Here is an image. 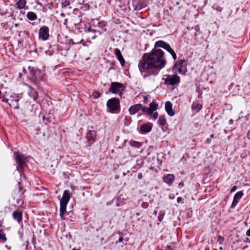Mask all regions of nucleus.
Returning <instances> with one entry per match:
<instances>
[{
	"label": "nucleus",
	"mask_w": 250,
	"mask_h": 250,
	"mask_svg": "<svg viewBox=\"0 0 250 250\" xmlns=\"http://www.w3.org/2000/svg\"><path fill=\"white\" fill-rule=\"evenodd\" d=\"M142 97L143 98L142 101L145 104H147L149 103V97L148 95H142Z\"/></svg>",
	"instance_id": "nucleus-28"
},
{
	"label": "nucleus",
	"mask_w": 250,
	"mask_h": 250,
	"mask_svg": "<svg viewBox=\"0 0 250 250\" xmlns=\"http://www.w3.org/2000/svg\"><path fill=\"white\" fill-rule=\"evenodd\" d=\"M16 169H17V170H19V167H16Z\"/></svg>",
	"instance_id": "nucleus-58"
},
{
	"label": "nucleus",
	"mask_w": 250,
	"mask_h": 250,
	"mask_svg": "<svg viewBox=\"0 0 250 250\" xmlns=\"http://www.w3.org/2000/svg\"><path fill=\"white\" fill-rule=\"evenodd\" d=\"M236 189H237V187L236 186H233L230 190V192H234V191H235L236 190Z\"/></svg>",
	"instance_id": "nucleus-41"
},
{
	"label": "nucleus",
	"mask_w": 250,
	"mask_h": 250,
	"mask_svg": "<svg viewBox=\"0 0 250 250\" xmlns=\"http://www.w3.org/2000/svg\"><path fill=\"white\" fill-rule=\"evenodd\" d=\"M141 109L144 113H146L147 115H150V114H152L151 109L149 108V107L142 106Z\"/></svg>",
	"instance_id": "nucleus-27"
},
{
	"label": "nucleus",
	"mask_w": 250,
	"mask_h": 250,
	"mask_svg": "<svg viewBox=\"0 0 250 250\" xmlns=\"http://www.w3.org/2000/svg\"><path fill=\"white\" fill-rule=\"evenodd\" d=\"M22 190V188L21 187H19V191L21 192Z\"/></svg>",
	"instance_id": "nucleus-54"
},
{
	"label": "nucleus",
	"mask_w": 250,
	"mask_h": 250,
	"mask_svg": "<svg viewBox=\"0 0 250 250\" xmlns=\"http://www.w3.org/2000/svg\"><path fill=\"white\" fill-rule=\"evenodd\" d=\"M220 249L222 250L223 249H222V247H220Z\"/></svg>",
	"instance_id": "nucleus-62"
},
{
	"label": "nucleus",
	"mask_w": 250,
	"mask_h": 250,
	"mask_svg": "<svg viewBox=\"0 0 250 250\" xmlns=\"http://www.w3.org/2000/svg\"><path fill=\"white\" fill-rule=\"evenodd\" d=\"M19 101V99L18 98L14 99L12 98L10 99V101H9V105L11 107H12L14 109H19V106L18 104V101Z\"/></svg>",
	"instance_id": "nucleus-19"
},
{
	"label": "nucleus",
	"mask_w": 250,
	"mask_h": 250,
	"mask_svg": "<svg viewBox=\"0 0 250 250\" xmlns=\"http://www.w3.org/2000/svg\"><path fill=\"white\" fill-rule=\"evenodd\" d=\"M60 15L62 17H64L65 16V14L63 13H62Z\"/></svg>",
	"instance_id": "nucleus-50"
},
{
	"label": "nucleus",
	"mask_w": 250,
	"mask_h": 250,
	"mask_svg": "<svg viewBox=\"0 0 250 250\" xmlns=\"http://www.w3.org/2000/svg\"><path fill=\"white\" fill-rule=\"evenodd\" d=\"M114 53L117 57L118 61L120 62L121 65L123 66L125 63V61L121 54L119 49L115 48L114 51Z\"/></svg>",
	"instance_id": "nucleus-14"
},
{
	"label": "nucleus",
	"mask_w": 250,
	"mask_h": 250,
	"mask_svg": "<svg viewBox=\"0 0 250 250\" xmlns=\"http://www.w3.org/2000/svg\"><path fill=\"white\" fill-rule=\"evenodd\" d=\"M152 125L151 123L145 124L140 127V132L142 133L149 132L152 129Z\"/></svg>",
	"instance_id": "nucleus-17"
},
{
	"label": "nucleus",
	"mask_w": 250,
	"mask_h": 250,
	"mask_svg": "<svg viewBox=\"0 0 250 250\" xmlns=\"http://www.w3.org/2000/svg\"><path fill=\"white\" fill-rule=\"evenodd\" d=\"M205 250H209V249H206Z\"/></svg>",
	"instance_id": "nucleus-63"
},
{
	"label": "nucleus",
	"mask_w": 250,
	"mask_h": 250,
	"mask_svg": "<svg viewBox=\"0 0 250 250\" xmlns=\"http://www.w3.org/2000/svg\"><path fill=\"white\" fill-rule=\"evenodd\" d=\"M12 217L18 223H20L22 221V213L20 211H14L12 213Z\"/></svg>",
	"instance_id": "nucleus-15"
},
{
	"label": "nucleus",
	"mask_w": 250,
	"mask_h": 250,
	"mask_svg": "<svg viewBox=\"0 0 250 250\" xmlns=\"http://www.w3.org/2000/svg\"><path fill=\"white\" fill-rule=\"evenodd\" d=\"M17 204L19 205H22L23 203V200L20 198L17 200Z\"/></svg>",
	"instance_id": "nucleus-39"
},
{
	"label": "nucleus",
	"mask_w": 250,
	"mask_h": 250,
	"mask_svg": "<svg viewBox=\"0 0 250 250\" xmlns=\"http://www.w3.org/2000/svg\"><path fill=\"white\" fill-rule=\"evenodd\" d=\"M158 105L157 104L154 102H152L149 104V108L151 109V112H153L158 109Z\"/></svg>",
	"instance_id": "nucleus-26"
},
{
	"label": "nucleus",
	"mask_w": 250,
	"mask_h": 250,
	"mask_svg": "<svg viewBox=\"0 0 250 250\" xmlns=\"http://www.w3.org/2000/svg\"><path fill=\"white\" fill-rule=\"evenodd\" d=\"M173 59L175 60L177 59V55L175 52L173 51L172 52L170 53Z\"/></svg>",
	"instance_id": "nucleus-37"
},
{
	"label": "nucleus",
	"mask_w": 250,
	"mask_h": 250,
	"mask_svg": "<svg viewBox=\"0 0 250 250\" xmlns=\"http://www.w3.org/2000/svg\"><path fill=\"white\" fill-rule=\"evenodd\" d=\"M70 195L67 190L63 191L62 197L60 201V216L62 219H63L64 215L66 209L67 205L70 199Z\"/></svg>",
	"instance_id": "nucleus-2"
},
{
	"label": "nucleus",
	"mask_w": 250,
	"mask_h": 250,
	"mask_svg": "<svg viewBox=\"0 0 250 250\" xmlns=\"http://www.w3.org/2000/svg\"><path fill=\"white\" fill-rule=\"evenodd\" d=\"M49 36V28L47 26H43L42 27L39 32V38L42 41L47 40Z\"/></svg>",
	"instance_id": "nucleus-7"
},
{
	"label": "nucleus",
	"mask_w": 250,
	"mask_h": 250,
	"mask_svg": "<svg viewBox=\"0 0 250 250\" xmlns=\"http://www.w3.org/2000/svg\"><path fill=\"white\" fill-rule=\"evenodd\" d=\"M27 18L30 21H35L37 19V16L33 12H28L27 14Z\"/></svg>",
	"instance_id": "nucleus-24"
},
{
	"label": "nucleus",
	"mask_w": 250,
	"mask_h": 250,
	"mask_svg": "<svg viewBox=\"0 0 250 250\" xmlns=\"http://www.w3.org/2000/svg\"><path fill=\"white\" fill-rule=\"evenodd\" d=\"M170 54L174 50L171 48L170 45L168 44L166 48L165 49Z\"/></svg>",
	"instance_id": "nucleus-34"
},
{
	"label": "nucleus",
	"mask_w": 250,
	"mask_h": 250,
	"mask_svg": "<svg viewBox=\"0 0 250 250\" xmlns=\"http://www.w3.org/2000/svg\"><path fill=\"white\" fill-rule=\"evenodd\" d=\"M29 242L28 241L26 242V246H27L29 245Z\"/></svg>",
	"instance_id": "nucleus-56"
},
{
	"label": "nucleus",
	"mask_w": 250,
	"mask_h": 250,
	"mask_svg": "<svg viewBox=\"0 0 250 250\" xmlns=\"http://www.w3.org/2000/svg\"><path fill=\"white\" fill-rule=\"evenodd\" d=\"M243 195L244 193L242 191H240L236 193L234 196L233 201L231 205V208H234L236 207Z\"/></svg>",
	"instance_id": "nucleus-11"
},
{
	"label": "nucleus",
	"mask_w": 250,
	"mask_h": 250,
	"mask_svg": "<svg viewBox=\"0 0 250 250\" xmlns=\"http://www.w3.org/2000/svg\"><path fill=\"white\" fill-rule=\"evenodd\" d=\"M138 177L139 179H141L143 177L142 174L141 173H139L138 175Z\"/></svg>",
	"instance_id": "nucleus-46"
},
{
	"label": "nucleus",
	"mask_w": 250,
	"mask_h": 250,
	"mask_svg": "<svg viewBox=\"0 0 250 250\" xmlns=\"http://www.w3.org/2000/svg\"><path fill=\"white\" fill-rule=\"evenodd\" d=\"M131 122V118L129 116H125L124 119V125L127 126Z\"/></svg>",
	"instance_id": "nucleus-30"
},
{
	"label": "nucleus",
	"mask_w": 250,
	"mask_h": 250,
	"mask_svg": "<svg viewBox=\"0 0 250 250\" xmlns=\"http://www.w3.org/2000/svg\"><path fill=\"white\" fill-rule=\"evenodd\" d=\"M94 99H97L98 98H99L101 96L100 93L98 91H94L91 96Z\"/></svg>",
	"instance_id": "nucleus-31"
},
{
	"label": "nucleus",
	"mask_w": 250,
	"mask_h": 250,
	"mask_svg": "<svg viewBox=\"0 0 250 250\" xmlns=\"http://www.w3.org/2000/svg\"><path fill=\"white\" fill-rule=\"evenodd\" d=\"M185 60H178L175 63L173 67V70H177L178 72L182 75H185L187 72V65L185 64Z\"/></svg>",
	"instance_id": "nucleus-5"
},
{
	"label": "nucleus",
	"mask_w": 250,
	"mask_h": 250,
	"mask_svg": "<svg viewBox=\"0 0 250 250\" xmlns=\"http://www.w3.org/2000/svg\"><path fill=\"white\" fill-rule=\"evenodd\" d=\"M182 200V198L181 197H179L177 199V201L178 203H180Z\"/></svg>",
	"instance_id": "nucleus-45"
},
{
	"label": "nucleus",
	"mask_w": 250,
	"mask_h": 250,
	"mask_svg": "<svg viewBox=\"0 0 250 250\" xmlns=\"http://www.w3.org/2000/svg\"><path fill=\"white\" fill-rule=\"evenodd\" d=\"M167 248L168 250H171V246H167Z\"/></svg>",
	"instance_id": "nucleus-51"
},
{
	"label": "nucleus",
	"mask_w": 250,
	"mask_h": 250,
	"mask_svg": "<svg viewBox=\"0 0 250 250\" xmlns=\"http://www.w3.org/2000/svg\"><path fill=\"white\" fill-rule=\"evenodd\" d=\"M129 144L131 146L137 148H139L142 145L141 143L134 140H130Z\"/></svg>",
	"instance_id": "nucleus-23"
},
{
	"label": "nucleus",
	"mask_w": 250,
	"mask_h": 250,
	"mask_svg": "<svg viewBox=\"0 0 250 250\" xmlns=\"http://www.w3.org/2000/svg\"><path fill=\"white\" fill-rule=\"evenodd\" d=\"M165 109L167 114L170 117H172L174 115L175 112L172 109V104L170 102H166L165 104Z\"/></svg>",
	"instance_id": "nucleus-12"
},
{
	"label": "nucleus",
	"mask_w": 250,
	"mask_h": 250,
	"mask_svg": "<svg viewBox=\"0 0 250 250\" xmlns=\"http://www.w3.org/2000/svg\"><path fill=\"white\" fill-rule=\"evenodd\" d=\"M202 108V105L201 104L193 103L191 105V109L192 110L195 111L196 112H198Z\"/></svg>",
	"instance_id": "nucleus-22"
},
{
	"label": "nucleus",
	"mask_w": 250,
	"mask_h": 250,
	"mask_svg": "<svg viewBox=\"0 0 250 250\" xmlns=\"http://www.w3.org/2000/svg\"><path fill=\"white\" fill-rule=\"evenodd\" d=\"M14 156L16 161L18 163L19 167L21 169H23L26 167V158L22 154L19 153H15Z\"/></svg>",
	"instance_id": "nucleus-6"
},
{
	"label": "nucleus",
	"mask_w": 250,
	"mask_h": 250,
	"mask_svg": "<svg viewBox=\"0 0 250 250\" xmlns=\"http://www.w3.org/2000/svg\"><path fill=\"white\" fill-rule=\"evenodd\" d=\"M68 19H65L64 20V21L63 22V24L65 26H67V23H68Z\"/></svg>",
	"instance_id": "nucleus-42"
},
{
	"label": "nucleus",
	"mask_w": 250,
	"mask_h": 250,
	"mask_svg": "<svg viewBox=\"0 0 250 250\" xmlns=\"http://www.w3.org/2000/svg\"><path fill=\"white\" fill-rule=\"evenodd\" d=\"M62 8H66L70 5V1L69 0H62Z\"/></svg>",
	"instance_id": "nucleus-29"
},
{
	"label": "nucleus",
	"mask_w": 250,
	"mask_h": 250,
	"mask_svg": "<svg viewBox=\"0 0 250 250\" xmlns=\"http://www.w3.org/2000/svg\"><path fill=\"white\" fill-rule=\"evenodd\" d=\"M206 142H207V143H208V144L210 143V142H211V140H210V139H209V138L207 139V140H206Z\"/></svg>",
	"instance_id": "nucleus-49"
},
{
	"label": "nucleus",
	"mask_w": 250,
	"mask_h": 250,
	"mask_svg": "<svg viewBox=\"0 0 250 250\" xmlns=\"http://www.w3.org/2000/svg\"><path fill=\"white\" fill-rule=\"evenodd\" d=\"M151 116V119H153L154 120H156L157 118H158V112H152V114H150V115Z\"/></svg>",
	"instance_id": "nucleus-32"
},
{
	"label": "nucleus",
	"mask_w": 250,
	"mask_h": 250,
	"mask_svg": "<svg viewBox=\"0 0 250 250\" xmlns=\"http://www.w3.org/2000/svg\"><path fill=\"white\" fill-rule=\"evenodd\" d=\"M84 31L85 32V36L87 38V42L89 43L91 42L90 41V40H94L96 38L97 35V31L95 29H91V27L88 28H85Z\"/></svg>",
	"instance_id": "nucleus-8"
},
{
	"label": "nucleus",
	"mask_w": 250,
	"mask_h": 250,
	"mask_svg": "<svg viewBox=\"0 0 250 250\" xmlns=\"http://www.w3.org/2000/svg\"><path fill=\"white\" fill-rule=\"evenodd\" d=\"M22 237V234H21V239Z\"/></svg>",
	"instance_id": "nucleus-60"
},
{
	"label": "nucleus",
	"mask_w": 250,
	"mask_h": 250,
	"mask_svg": "<svg viewBox=\"0 0 250 250\" xmlns=\"http://www.w3.org/2000/svg\"><path fill=\"white\" fill-rule=\"evenodd\" d=\"M136 216H139L140 214H139V213L137 212V213H136Z\"/></svg>",
	"instance_id": "nucleus-55"
},
{
	"label": "nucleus",
	"mask_w": 250,
	"mask_h": 250,
	"mask_svg": "<svg viewBox=\"0 0 250 250\" xmlns=\"http://www.w3.org/2000/svg\"><path fill=\"white\" fill-rule=\"evenodd\" d=\"M10 101V99H6V98H3L2 100V101H3V102H5V103H8V104H9V101Z\"/></svg>",
	"instance_id": "nucleus-40"
},
{
	"label": "nucleus",
	"mask_w": 250,
	"mask_h": 250,
	"mask_svg": "<svg viewBox=\"0 0 250 250\" xmlns=\"http://www.w3.org/2000/svg\"><path fill=\"white\" fill-rule=\"evenodd\" d=\"M169 198L170 199H173L174 198V196L173 195H169Z\"/></svg>",
	"instance_id": "nucleus-48"
},
{
	"label": "nucleus",
	"mask_w": 250,
	"mask_h": 250,
	"mask_svg": "<svg viewBox=\"0 0 250 250\" xmlns=\"http://www.w3.org/2000/svg\"><path fill=\"white\" fill-rule=\"evenodd\" d=\"M142 107L141 104H135L131 106L128 109V112L130 115H134Z\"/></svg>",
	"instance_id": "nucleus-13"
},
{
	"label": "nucleus",
	"mask_w": 250,
	"mask_h": 250,
	"mask_svg": "<svg viewBox=\"0 0 250 250\" xmlns=\"http://www.w3.org/2000/svg\"><path fill=\"white\" fill-rule=\"evenodd\" d=\"M175 177L171 174H167L163 177V181L168 185H171L174 180Z\"/></svg>",
	"instance_id": "nucleus-18"
},
{
	"label": "nucleus",
	"mask_w": 250,
	"mask_h": 250,
	"mask_svg": "<svg viewBox=\"0 0 250 250\" xmlns=\"http://www.w3.org/2000/svg\"><path fill=\"white\" fill-rule=\"evenodd\" d=\"M22 71H23V72L24 73H26V69H25L24 68H23Z\"/></svg>",
	"instance_id": "nucleus-52"
},
{
	"label": "nucleus",
	"mask_w": 250,
	"mask_h": 250,
	"mask_svg": "<svg viewBox=\"0 0 250 250\" xmlns=\"http://www.w3.org/2000/svg\"><path fill=\"white\" fill-rule=\"evenodd\" d=\"M168 44V43L163 41H158L155 42L154 47L155 48L161 47L166 49Z\"/></svg>",
	"instance_id": "nucleus-21"
},
{
	"label": "nucleus",
	"mask_w": 250,
	"mask_h": 250,
	"mask_svg": "<svg viewBox=\"0 0 250 250\" xmlns=\"http://www.w3.org/2000/svg\"><path fill=\"white\" fill-rule=\"evenodd\" d=\"M22 111H24V112H25V111H26L25 109H22Z\"/></svg>",
	"instance_id": "nucleus-59"
},
{
	"label": "nucleus",
	"mask_w": 250,
	"mask_h": 250,
	"mask_svg": "<svg viewBox=\"0 0 250 250\" xmlns=\"http://www.w3.org/2000/svg\"><path fill=\"white\" fill-rule=\"evenodd\" d=\"M26 0H19L15 4V7L16 9H28V6H26Z\"/></svg>",
	"instance_id": "nucleus-16"
},
{
	"label": "nucleus",
	"mask_w": 250,
	"mask_h": 250,
	"mask_svg": "<svg viewBox=\"0 0 250 250\" xmlns=\"http://www.w3.org/2000/svg\"><path fill=\"white\" fill-rule=\"evenodd\" d=\"M28 69H31V67H30V66H29Z\"/></svg>",
	"instance_id": "nucleus-61"
},
{
	"label": "nucleus",
	"mask_w": 250,
	"mask_h": 250,
	"mask_svg": "<svg viewBox=\"0 0 250 250\" xmlns=\"http://www.w3.org/2000/svg\"><path fill=\"white\" fill-rule=\"evenodd\" d=\"M21 75H22V73H20L19 74V78H21Z\"/></svg>",
	"instance_id": "nucleus-53"
},
{
	"label": "nucleus",
	"mask_w": 250,
	"mask_h": 250,
	"mask_svg": "<svg viewBox=\"0 0 250 250\" xmlns=\"http://www.w3.org/2000/svg\"><path fill=\"white\" fill-rule=\"evenodd\" d=\"M173 59L175 60L177 59V55L175 52L173 51L172 52L170 53Z\"/></svg>",
	"instance_id": "nucleus-36"
},
{
	"label": "nucleus",
	"mask_w": 250,
	"mask_h": 250,
	"mask_svg": "<svg viewBox=\"0 0 250 250\" xmlns=\"http://www.w3.org/2000/svg\"><path fill=\"white\" fill-rule=\"evenodd\" d=\"M224 241V238L223 237L220 236V235H218L217 236V242H218L220 244H221L223 241Z\"/></svg>",
	"instance_id": "nucleus-33"
},
{
	"label": "nucleus",
	"mask_w": 250,
	"mask_h": 250,
	"mask_svg": "<svg viewBox=\"0 0 250 250\" xmlns=\"http://www.w3.org/2000/svg\"><path fill=\"white\" fill-rule=\"evenodd\" d=\"M164 57V52L161 49H153L151 53H145L139 63L140 71L152 70L151 75H157L166 65V61Z\"/></svg>",
	"instance_id": "nucleus-1"
},
{
	"label": "nucleus",
	"mask_w": 250,
	"mask_h": 250,
	"mask_svg": "<svg viewBox=\"0 0 250 250\" xmlns=\"http://www.w3.org/2000/svg\"><path fill=\"white\" fill-rule=\"evenodd\" d=\"M96 135V132L95 130H89L86 135L87 140H94Z\"/></svg>",
	"instance_id": "nucleus-20"
},
{
	"label": "nucleus",
	"mask_w": 250,
	"mask_h": 250,
	"mask_svg": "<svg viewBox=\"0 0 250 250\" xmlns=\"http://www.w3.org/2000/svg\"><path fill=\"white\" fill-rule=\"evenodd\" d=\"M166 120L164 116H160L159 120H158V124L159 125L161 126H164L166 124Z\"/></svg>",
	"instance_id": "nucleus-25"
},
{
	"label": "nucleus",
	"mask_w": 250,
	"mask_h": 250,
	"mask_svg": "<svg viewBox=\"0 0 250 250\" xmlns=\"http://www.w3.org/2000/svg\"><path fill=\"white\" fill-rule=\"evenodd\" d=\"M69 15L70 16L69 20L71 24L77 25L82 22V18L81 15H77L74 12L72 14Z\"/></svg>",
	"instance_id": "nucleus-9"
},
{
	"label": "nucleus",
	"mask_w": 250,
	"mask_h": 250,
	"mask_svg": "<svg viewBox=\"0 0 250 250\" xmlns=\"http://www.w3.org/2000/svg\"><path fill=\"white\" fill-rule=\"evenodd\" d=\"M164 83L167 85H178L180 83V78L177 74L165 75L163 78Z\"/></svg>",
	"instance_id": "nucleus-4"
},
{
	"label": "nucleus",
	"mask_w": 250,
	"mask_h": 250,
	"mask_svg": "<svg viewBox=\"0 0 250 250\" xmlns=\"http://www.w3.org/2000/svg\"><path fill=\"white\" fill-rule=\"evenodd\" d=\"M210 137H211V138L214 137V135H213V134H211V135H210Z\"/></svg>",
	"instance_id": "nucleus-57"
},
{
	"label": "nucleus",
	"mask_w": 250,
	"mask_h": 250,
	"mask_svg": "<svg viewBox=\"0 0 250 250\" xmlns=\"http://www.w3.org/2000/svg\"><path fill=\"white\" fill-rule=\"evenodd\" d=\"M107 111L112 113H118L120 111V103L118 98H113L106 103Z\"/></svg>",
	"instance_id": "nucleus-3"
},
{
	"label": "nucleus",
	"mask_w": 250,
	"mask_h": 250,
	"mask_svg": "<svg viewBox=\"0 0 250 250\" xmlns=\"http://www.w3.org/2000/svg\"><path fill=\"white\" fill-rule=\"evenodd\" d=\"M69 43L70 44L73 45V44H76V43L74 42V41L72 40H70L69 41Z\"/></svg>",
	"instance_id": "nucleus-44"
},
{
	"label": "nucleus",
	"mask_w": 250,
	"mask_h": 250,
	"mask_svg": "<svg viewBox=\"0 0 250 250\" xmlns=\"http://www.w3.org/2000/svg\"><path fill=\"white\" fill-rule=\"evenodd\" d=\"M233 120L232 119L229 120V125H232V124H233Z\"/></svg>",
	"instance_id": "nucleus-47"
},
{
	"label": "nucleus",
	"mask_w": 250,
	"mask_h": 250,
	"mask_svg": "<svg viewBox=\"0 0 250 250\" xmlns=\"http://www.w3.org/2000/svg\"><path fill=\"white\" fill-rule=\"evenodd\" d=\"M173 59L175 60L177 59V55L175 52L173 51L172 52L170 53Z\"/></svg>",
	"instance_id": "nucleus-38"
},
{
	"label": "nucleus",
	"mask_w": 250,
	"mask_h": 250,
	"mask_svg": "<svg viewBox=\"0 0 250 250\" xmlns=\"http://www.w3.org/2000/svg\"><path fill=\"white\" fill-rule=\"evenodd\" d=\"M123 87V84L118 82H112L109 91L113 94H117L120 92Z\"/></svg>",
	"instance_id": "nucleus-10"
},
{
	"label": "nucleus",
	"mask_w": 250,
	"mask_h": 250,
	"mask_svg": "<svg viewBox=\"0 0 250 250\" xmlns=\"http://www.w3.org/2000/svg\"><path fill=\"white\" fill-rule=\"evenodd\" d=\"M0 239H2L4 241H6L7 240L5 235L4 234H2L0 233Z\"/></svg>",
	"instance_id": "nucleus-35"
},
{
	"label": "nucleus",
	"mask_w": 250,
	"mask_h": 250,
	"mask_svg": "<svg viewBox=\"0 0 250 250\" xmlns=\"http://www.w3.org/2000/svg\"><path fill=\"white\" fill-rule=\"evenodd\" d=\"M123 241V237H120L118 241L116 242V244H117L118 242H122Z\"/></svg>",
	"instance_id": "nucleus-43"
}]
</instances>
